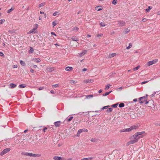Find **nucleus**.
<instances>
[{
    "mask_svg": "<svg viewBox=\"0 0 160 160\" xmlns=\"http://www.w3.org/2000/svg\"><path fill=\"white\" fill-rule=\"evenodd\" d=\"M129 139L130 140V141L127 143V145L128 146L133 144L138 141L137 138L135 136V134L130 137Z\"/></svg>",
    "mask_w": 160,
    "mask_h": 160,
    "instance_id": "f257e3e1",
    "label": "nucleus"
},
{
    "mask_svg": "<svg viewBox=\"0 0 160 160\" xmlns=\"http://www.w3.org/2000/svg\"><path fill=\"white\" fill-rule=\"evenodd\" d=\"M148 95L146 94V96L142 97L139 98V102L141 103H144L146 104L148 103V102L147 100L148 97Z\"/></svg>",
    "mask_w": 160,
    "mask_h": 160,
    "instance_id": "f03ea898",
    "label": "nucleus"
},
{
    "mask_svg": "<svg viewBox=\"0 0 160 160\" xmlns=\"http://www.w3.org/2000/svg\"><path fill=\"white\" fill-rule=\"evenodd\" d=\"M144 133V132H137L135 134V136L137 138L138 140L140 138H142L144 135L143 134Z\"/></svg>",
    "mask_w": 160,
    "mask_h": 160,
    "instance_id": "7ed1b4c3",
    "label": "nucleus"
},
{
    "mask_svg": "<svg viewBox=\"0 0 160 160\" xmlns=\"http://www.w3.org/2000/svg\"><path fill=\"white\" fill-rule=\"evenodd\" d=\"M35 27L33 29L31 30L30 31L27 32L28 34H30L31 33H36L37 32V29L38 27V25L37 24H35Z\"/></svg>",
    "mask_w": 160,
    "mask_h": 160,
    "instance_id": "20e7f679",
    "label": "nucleus"
},
{
    "mask_svg": "<svg viewBox=\"0 0 160 160\" xmlns=\"http://www.w3.org/2000/svg\"><path fill=\"white\" fill-rule=\"evenodd\" d=\"M24 155L27 156L33 157H39L41 156V155L40 154H33L30 152H26Z\"/></svg>",
    "mask_w": 160,
    "mask_h": 160,
    "instance_id": "39448f33",
    "label": "nucleus"
},
{
    "mask_svg": "<svg viewBox=\"0 0 160 160\" xmlns=\"http://www.w3.org/2000/svg\"><path fill=\"white\" fill-rule=\"evenodd\" d=\"M158 59H156L152 61H150L147 62V65L149 66L156 63L158 62Z\"/></svg>",
    "mask_w": 160,
    "mask_h": 160,
    "instance_id": "423d86ee",
    "label": "nucleus"
},
{
    "mask_svg": "<svg viewBox=\"0 0 160 160\" xmlns=\"http://www.w3.org/2000/svg\"><path fill=\"white\" fill-rule=\"evenodd\" d=\"M137 128V127L136 126H132L129 128H126L127 132H130L132 130L136 129Z\"/></svg>",
    "mask_w": 160,
    "mask_h": 160,
    "instance_id": "0eeeda50",
    "label": "nucleus"
},
{
    "mask_svg": "<svg viewBox=\"0 0 160 160\" xmlns=\"http://www.w3.org/2000/svg\"><path fill=\"white\" fill-rule=\"evenodd\" d=\"M10 150V148H7L5 149L2 151V152L0 154V155L1 156H2L7 153L8 152H9Z\"/></svg>",
    "mask_w": 160,
    "mask_h": 160,
    "instance_id": "6e6552de",
    "label": "nucleus"
},
{
    "mask_svg": "<svg viewBox=\"0 0 160 160\" xmlns=\"http://www.w3.org/2000/svg\"><path fill=\"white\" fill-rule=\"evenodd\" d=\"M53 159L55 160H64V158L61 157L54 156L53 157Z\"/></svg>",
    "mask_w": 160,
    "mask_h": 160,
    "instance_id": "1a4fd4ad",
    "label": "nucleus"
},
{
    "mask_svg": "<svg viewBox=\"0 0 160 160\" xmlns=\"http://www.w3.org/2000/svg\"><path fill=\"white\" fill-rule=\"evenodd\" d=\"M125 22L123 21H118V25L119 27L124 26L125 25Z\"/></svg>",
    "mask_w": 160,
    "mask_h": 160,
    "instance_id": "9d476101",
    "label": "nucleus"
},
{
    "mask_svg": "<svg viewBox=\"0 0 160 160\" xmlns=\"http://www.w3.org/2000/svg\"><path fill=\"white\" fill-rule=\"evenodd\" d=\"M87 52V51L86 50H84L82 51V52L79 53L78 56L80 57H81L82 56L84 55Z\"/></svg>",
    "mask_w": 160,
    "mask_h": 160,
    "instance_id": "9b49d317",
    "label": "nucleus"
},
{
    "mask_svg": "<svg viewBox=\"0 0 160 160\" xmlns=\"http://www.w3.org/2000/svg\"><path fill=\"white\" fill-rule=\"evenodd\" d=\"M93 80L92 79H86L84 80L83 81V82L85 83H88L90 82H93Z\"/></svg>",
    "mask_w": 160,
    "mask_h": 160,
    "instance_id": "f8f14e48",
    "label": "nucleus"
},
{
    "mask_svg": "<svg viewBox=\"0 0 160 160\" xmlns=\"http://www.w3.org/2000/svg\"><path fill=\"white\" fill-rule=\"evenodd\" d=\"M61 124V122L60 121L55 122L54 123V124L56 127H59Z\"/></svg>",
    "mask_w": 160,
    "mask_h": 160,
    "instance_id": "ddd939ff",
    "label": "nucleus"
},
{
    "mask_svg": "<svg viewBox=\"0 0 160 160\" xmlns=\"http://www.w3.org/2000/svg\"><path fill=\"white\" fill-rule=\"evenodd\" d=\"M46 70L48 72H51L54 71V68L49 67L47 68L46 69Z\"/></svg>",
    "mask_w": 160,
    "mask_h": 160,
    "instance_id": "4468645a",
    "label": "nucleus"
},
{
    "mask_svg": "<svg viewBox=\"0 0 160 160\" xmlns=\"http://www.w3.org/2000/svg\"><path fill=\"white\" fill-rule=\"evenodd\" d=\"M16 87V85L15 84L13 83H10L9 85V88H15Z\"/></svg>",
    "mask_w": 160,
    "mask_h": 160,
    "instance_id": "2eb2a0df",
    "label": "nucleus"
},
{
    "mask_svg": "<svg viewBox=\"0 0 160 160\" xmlns=\"http://www.w3.org/2000/svg\"><path fill=\"white\" fill-rule=\"evenodd\" d=\"M32 60L36 62H40L41 60L39 58H33Z\"/></svg>",
    "mask_w": 160,
    "mask_h": 160,
    "instance_id": "dca6fc26",
    "label": "nucleus"
},
{
    "mask_svg": "<svg viewBox=\"0 0 160 160\" xmlns=\"http://www.w3.org/2000/svg\"><path fill=\"white\" fill-rule=\"evenodd\" d=\"M102 9V8L101 6H98L95 7V9L98 11H100Z\"/></svg>",
    "mask_w": 160,
    "mask_h": 160,
    "instance_id": "f3484780",
    "label": "nucleus"
},
{
    "mask_svg": "<svg viewBox=\"0 0 160 160\" xmlns=\"http://www.w3.org/2000/svg\"><path fill=\"white\" fill-rule=\"evenodd\" d=\"M72 67H66L65 70L67 71H70L72 69Z\"/></svg>",
    "mask_w": 160,
    "mask_h": 160,
    "instance_id": "a211bd4d",
    "label": "nucleus"
},
{
    "mask_svg": "<svg viewBox=\"0 0 160 160\" xmlns=\"http://www.w3.org/2000/svg\"><path fill=\"white\" fill-rule=\"evenodd\" d=\"M152 8V7L151 6H148V7L147 8H146L145 9V11L146 12H149L151 10V9Z\"/></svg>",
    "mask_w": 160,
    "mask_h": 160,
    "instance_id": "6ab92c4d",
    "label": "nucleus"
},
{
    "mask_svg": "<svg viewBox=\"0 0 160 160\" xmlns=\"http://www.w3.org/2000/svg\"><path fill=\"white\" fill-rule=\"evenodd\" d=\"M116 55V54L115 53L110 54L109 55V58H112L115 56Z\"/></svg>",
    "mask_w": 160,
    "mask_h": 160,
    "instance_id": "aec40b11",
    "label": "nucleus"
},
{
    "mask_svg": "<svg viewBox=\"0 0 160 160\" xmlns=\"http://www.w3.org/2000/svg\"><path fill=\"white\" fill-rule=\"evenodd\" d=\"M93 159V158L92 157H89L88 158H82L81 160H92Z\"/></svg>",
    "mask_w": 160,
    "mask_h": 160,
    "instance_id": "412c9836",
    "label": "nucleus"
},
{
    "mask_svg": "<svg viewBox=\"0 0 160 160\" xmlns=\"http://www.w3.org/2000/svg\"><path fill=\"white\" fill-rule=\"evenodd\" d=\"M72 39L73 41H78V39L76 37H73L72 38Z\"/></svg>",
    "mask_w": 160,
    "mask_h": 160,
    "instance_id": "4be33fe9",
    "label": "nucleus"
},
{
    "mask_svg": "<svg viewBox=\"0 0 160 160\" xmlns=\"http://www.w3.org/2000/svg\"><path fill=\"white\" fill-rule=\"evenodd\" d=\"M20 64L23 66H24L26 65L24 62L22 60L20 61Z\"/></svg>",
    "mask_w": 160,
    "mask_h": 160,
    "instance_id": "5701e85b",
    "label": "nucleus"
},
{
    "mask_svg": "<svg viewBox=\"0 0 160 160\" xmlns=\"http://www.w3.org/2000/svg\"><path fill=\"white\" fill-rule=\"evenodd\" d=\"M140 66L138 65V66L136 67L133 68V70L134 71H136L138 70L139 68H140Z\"/></svg>",
    "mask_w": 160,
    "mask_h": 160,
    "instance_id": "b1692460",
    "label": "nucleus"
},
{
    "mask_svg": "<svg viewBox=\"0 0 160 160\" xmlns=\"http://www.w3.org/2000/svg\"><path fill=\"white\" fill-rule=\"evenodd\" d=\"M34 51L33 49L31 47H30V50L29 51V53H32Z\"/></svg>",
    "mask_w": 160,
    "mask_h": 160,
    "instance_id": "393cba45",
    "label": "nucleus"
},
{
    "mask_svg": "<svg viewBox=\"0 0 160 160\" xmlns=\"http://www.w3.org/2000/svg\"><path fill=\"white\" fill-rule=\"evenodd\" d=\"M59 86V84H57L52 85V87L53 88H55L57 87H58Z\"/></svg>",
    "mask_w": 160,
    "mask_h": 160,
    "instance_id": "a878e982",
    "label": "nucleus"
},
{
    "mask_svg": "<svg viewBox=\"0 0 160 160\" xmlns=\"http://www.w3.org/2000/svg\"><path fill=\"white\" fill-rule=\"evenodd\" d=\"M112 92V91H111L109 92H105L104 94L103 95V96H105L108 95L109 93H110Z\"/></svg>",
    "mask_w": 160,
    "mask_h": 160,
    "instance_id": "bb28decb",
    "label": "nucleus"
},
{
    "mask_svg": "<svg viewBox=\"0 0 160 160\" xmlns=\"http://www.w3.org/2000/svg\"><path fill=\"white\" fill-rule=\"evenodd\" d=\"M14 9V8H12L9 9L7 12V13H10L12 10H13Z\"/></svg>",
    "mask_w": 160,
    "mask_h": 160,
    "instance_id": "cd10ccee",
    "label": "nucleus"
},
{
    "mask_svg": "<svg viewBox=\"0 0 160 160\" xmlns=\"http://www.w3.org/2000/svg\"><path fill=\"white\" fill-rule=\"evenodd\" d=\"M112 108H109L107 110V112H111L112 111Z\"/></svg>",
    "mask_w": 160,
    "mask_h": 160,
    "instance_id": "c85d7f7f",
    "label": "nucleus"
},
{
    "mask_svg": "<svg viewBox=\"0 0 160 160\" xmlns=\"http://www.w3.org/2000/svg\"><path fill=\"white\" fill-rule=\"evenodd\" d=\"M45 5V3L43 2V3H41L38 5V8H40L42 7L43 6H44Z\"/></svg>",
    "mask_w": 160,
    "mask_h": 160,
    "instance_id": "c756f323",
    "label": "nucleus"
},
{
    "mask_svg": "<svg viewBox=\"0 0 160 160\" xmlns=\"http://www.w3.org/2000/svg\"><path fill=\"white\" fill-rule=\"evenodd\" d=\"M124 106V104L123 103L120 104L119 105V107L120 108H122V107H123Z\"/></svg>",
    "mask_w": 160,
    "mask_h": 160,
    "instance_id": "7c9ffc66",
    "label": "nucleus"
},
{
    "mask_svg": "<svg viewBox=\"0 0 160 160\" xmlns=\"http://www.w3.org/2000/svg\"><path fill=\"white\" fill-rule=\"evenodd\" d=\"M26 87V86L24 84H21L19 85V87L20 88H25Z\"/></svg>",
    "mask_w": 160,
    "mask_h": 160,
    "instance_id": "2f4dec72",
    "label": "nucleus"
},
{
    "mask_svg": "<svg viewBox=\"0 0 160 160\" xmlns=\"http://www.w3.org/2000/svg\"><path fill=\"white\" fill-rule=\"evenodd\" d=\"M5 20L4 19H2L0 20V24H2L5 22Z\"/></svg>",
    "mask_w": 160,
    "mask_h": 160,
    "instance_id": "473e14b6",
    "label": "nucleus"
},
{
    "mask_svg": "<svg viewBox=\"0 0 160 160\" xmlns=\"http://www.w3.org/2000/svg\"><path fill=\"white\" fill-rule=\"evenodd\" d=\"M111 86V85H110V84H108L106 86V88H105V90L108 89L110 88V87Z\"/></svg>",
    "mask_w": 160,
    "mask_h": 160,
    "instance_id": "72a5a7b5",
    "label": "nucleus"
},
{
    "mask_svg": "<svg viewBox=\"0 0 160 160\" xmlns=\"http://www.w3.org/2000/svg\"><path fill=\"white\" fill-rule=\"evenodd\" d=\"M93 97V95H88L86 96V98H92Z\"/></svg>",
    "mask_w": 160,
    "mask_h": 160,
    "instance_id": "f704fd0d",
    "label": "nucleus"
},
{
    "mask_svg": "<svg viewBox=\"0 0 160 160\" xmlns=\"http://www.w3.org/2000/svg\"><path fill=\"white\" fill-rule=\"evenodd\" d=\"M90 141L92 142H96L97 141V140L95 138H92L91 139Z\"/></svg>",
    "mask_w": 160,
    "mask_h": 160,
    "instance_id": "c9c22d12",
    "label": "nucleus"
},
{
    "mask_svg": "<svg viewBox=\"0 0 160 160\" xmlns=\"http://www.w3.org/2000/svg\"><path fill=\"white\" fill-rule=\"evenodd\" d=\"M79 28L77 27H75L73 28L72 30L74 31L75 32H77L78 31Z\"/></svg>",
    "mask_w": 160,
    "mask_h": 160,
    "instance_id": "e433bc0d",
    "label": "nucleus"
},
{
    "mask_svg": "<svg viewBox=\"0 0 160 160\" xmlns=\"http://www.w3.org/2000/svg\"><path fill=\"white\" fill-rule=\"evenodd\" d=\"M77 81H74V80H71L70 81V83H77Z\"/></svg>",
    "mask_w": 160,
    "mask_h": 160,
    "instance_id": "4c0bfd02",
    "label": "nucleus"
},
{
    "mask_svg": "<svg viewBox=\"0 0 160 160\" xmlns=\"http://www.w3.org/2000/svg\"><path fill=\"white\" fill-rule=\"evenodd\" d=\"M117 0H113L112 1V4L114 5H116L117 3Z\"/></svg>",
    "mask_w": 160,
    "mask_h": 160,
    "instance_id": "58836bf2",
    "label": "nucleus"
},
{
    "mask_svg": "<svg viewBox=\"0 0 160 160\" xmlns=\"http://www.w3.org/2000/svg\"><path fill=\"white\" fill-rule=\"evenodd\" d=\"M127 132L126 128H125L121 130L120 131V132Z\"/></svg>",
    "mask_w": 160,
    "mask_h": 160,
    "instance_id": "ea45409f",
    "label": "nucleus"
},
{
    "mask_svg": "<svg viewBox=\"0 0 160 160\" xmlns=\"http://www.w3.org/2000/svg\"><path fill=\"white\" fill-rule=\"evenodd\" d=\"M132 46V44L131 43H129V46L126 47V49H129L130 48H131V47Z\"/></svg>",
    "mask_w": 160,
    "mask_h": 160,
    "instance_id": "a19ab883",
    "label": "nucleus"
},
{
    "mask_svg": "<svg viewBox=\"0 0 160 160\" xmlns=\"http://www.w3.org/2000/svg\"><path fill=\"white\" fill-rule=\"evenodd\" d=\"M118 105V103H116V104H113L111 106L113 108H117V106Z\"/></svg>",
    "mask_w": 160,
    "mask_h": 160,
    "instance_id": "79ce46f5",
    "label": "nucleus"
},
{
    "mask_svg": "<svg viewBox=\"0 0 160 160\" xmlns=\"http://www.w3.org/2000/svg\"><path fill=\"white\" fill-rule=\"evenodd\" d=\"M100 25L102 27H105L106 25V24L104 23L103 22H101L100 23Z\"/></svg>",
    "mask_w": 160,
    "mask_h": 160,
    "instance_id": "37998d69",
    "label": "nucleus"
},
{
    "mask_svg": "<svg viewBox=\"0 0 160 160\" xmlns=\"http://www.w3.org/2000/svg\"><path fill=\"white\" fill-rule=\"evenodd\" d=\"M82 129H79L77 132V135H79L80 134V133L82 132Z\"/></svg>",
    "mask_w": 160,
    "mask_h": 160,
    "instance_id": "c03bdc74",
    "label": "nucleus"
},
{
    "mask_svg": "<svg viewBox=\"0 0 160 160\" xmlns=\"http://www.w3.org/2000/svg\"><path fill=\"white\" fill-rule=\"evenodd\" d=\"M58 15H59V13L58 12H55L53 14V15L54 16H56Z\"/></svg>",
    "mask_w": 160,
    "mask_h": 160,
    "instance_id": "a18cd8bd",
    "label": "nucleus"
},
{
    "mask_svg": "<svg viewBox=\"0 0 160 160\" xmlns=\"http://www.w3.org/2000/svg\"><path fill=\"white\" fill-rule=\"evenodd\" d=\"M109 107V106H104L103 108H102V110H103L104 109H107Z\"/></svg>",
    "mask_w": 160,
    "mask_h": 160,
    "instance_id": "49530a36",
    "label": "nucleus"
},
{
    "mask_svg": "<svg viewBox=\"0 0 160 160\" xmlns=\"http://www.w3.org/2000/svg\"><path fill=\"white\" fill-rule=\"evenodd\" d=\"M103 36V34L102 33H100L99 34H98L97 35V37H102Z\"/></svg>",
    "mask_w": 160,
    "mask_h": 160,
    "instance_id": "de8ad7c7",
    "label": "nucleus"
},
{
    "mask_svg": "<svg viewBox=\"0 0 160 160\" xmlns=\"http://www.w3.org/2000/svg\"><path fill=\"white\" fill-rule=\"evenodd\" d=\"M158 92L157 91L156 92H154L151 95V96L152 97H154L155 95V94H156V92Z\"/></svg>",
    "mask_w": 160,
    "mask_h": 160,
    "instance_id": "09e8293b",
    "label": "nucleus"
},
{
    "mask_svg": "<svg viewBox=\"0 0 160 160\" xmlns=\"http://www.w3.org/2000/svg\"><path fill=\"white\" fill-rule=\"evenodd\" d=\"M52 24L53 26V27H54L56 25L57 23H56L55 21H53L52 22Z\"/></svg>",
    "mask_w": 160,
    "mask_h": 160,
    "instance_id": "8fccbe9b",
    "label": "nucleus"
},
{
    "mask_svg": "<svg viewBox=\"0 0 160 160\" xmlns=\"http://www.w3.org/2000/svg\"><path fill=\"white\" fill-rule=\"evenodd\" d=\"M9 33L10 34H13L14 33V31L13 30H9Z\"/></svg>",
    "mask_w": 160,
    "mask_h": 160,
    "instance_id": "3c124183",
    "label": "nucleus"
},
{
    "mask_svg": "<svg viewBox=\"0 0 160 160\" xmlns=\"http://www.w3.org/2000/svg\"><path fill=\"white\" fill-rule=\"evenodd\" d=\"M73 118V117H70V118H69L68 119V121H71Z\"/></svg>",
    "mask_w": 160,
    "mask_h": 160,
    "instance_id": "603ef678",
    "label": "nucleus"
},
{
    "mask_svg": "<svg viewBox=\"0 0 160 160\" xmlns=\"http://www.w3.org/2000/svg\"><path fill=\"white\" fill-rule=\"evenodd\" d=\"M148 82V81H144V82H142V83H141V84H145Z\"/></svg>",
    "mask_w": 160,
    "mask_h": 160,
    "instance_id": "864d4df0",
    "label": "nucleus"
},
{
    "mask_svg": "<svg viewBox=\"0 0 160 160\" xmlns=\"http://www.w3.org/2000/svg\"><path fill=\"white\" fill-rule=\"evenodd\" d=\"M130 31V30H128V29H127V30L125 31V33L126 34L128 33Z\"/></svg>",
    "mask_w": 160,
    "mask_h": 160,
    "instance_id": "5fc2aeb1",
    "label": "nucleus"
},
{
    "mask_svg": "<svg viewBox=\"0 0 160 160\" xmlns=\"http://www.w3.org/2000/svg\"><path fill=\"white\" fill-rule=\"evenodd\" d=\"M18 67V66L17 65H14L13 66V68H16Z\"/></svg>",
    "mask_w": 160,
    "mask_h": 160,
    "instance_id": "6e6d98bb",
    "label": "nucleus"
},
{
    "mask_svg": "<svg viewBox=\"0 0 160 160\" xmlns=\"http://www.w3.org/2000/svg\"><path fill=\"white\" fill-rule=\"evenodd\" d=\"M0 56H4V54L2 52H0Z\"/></svg>",
    "mask_w": 160,
    "mask_h": 160,
    "instance_id": "4d7b16f0",
    "label": "nucleus"
},
{
    "mask_svg": "<svg viewBox=\"0 0 160 160\" xmlns=\"http://www.w3.org/2000/svg\"><path fill=\"white\" fill-rule=\"evenodd\" d=\"M147 21V19L146 18H144L142 19V21L143 22H145Z\"/></svg>",
    "mask_w": 160,
    "mask_h": 160,
    "instance_id": "13d9d810",
    "label": "nucleus"
},
{
    "mask_svg": "<svg viewBox=\"0 0 160 160\" xmlns=\"http://www.w3.org/2000/svg\"><path fill=\"white\" fill-rule=\"evenodd\" d=\"M87 70V68H83L82 69V71L83 72H85V71H86Z\"/></svg>",
    "mask_w": 160,
    "mask_h": 160,
    "instance_id": "bf43d9fd",
    "label": "nucleus"
},
{
    "mask_svg": "<svg viewBox=\"0 0 160 160\" xmlns=\"http://www.w3.org/2000/svg\"><path fill=\"white\" fill-rule=\"evenodd\" d=\"M47 130V128H44V129H43V131L44 132H45L46 131V130Z\"/></svg>",
    "mask_w": 160,
    "mask_h": 160,
    "instance_id": "052dcab7",
    "label": "nucleus"
},
{
    "mask_svg": "<svg viewBox=\"0 0 160 160\" xmlns=\"http://www.w3.org/2000/svg\"><path fill=\"white\" fill-rule=\"evenodd\" d=\"M30 72L32 73H33L34 72V70L32 69H30Z\"/></svg>",
    "mask_w": 160,
    "mask_h": 160,
    "instance_id": "680f3d73",
    "label": "nucleus"
},
{
    "mask_svg": "<svg viewBox=\"0 0 160 160\" xmlns=\"http://www.w3.org/2000/svg\"><path fill=\"white\" fill-rule=\"evenodd\" d=\"M43 89V87H40L38 88V90H42Z\"/></svg>",
    "mask_w": 160,
    "mask_h": 160,
    "instance_id": "e2e57ef3",
    "label": "nucleus"
},
{
    "mask_svg": "<svg viewBox=\"0 0 160 160\" xmlns=\"http://www.w3.org/2000/svg\"><path fill=\"white\" fill-rule=\"evenodd\" d=\"M51 34L52 35H54L55 36H56V34L53 32H51Z\"/></svg>",
    "mask_w": 160,
    "mask_h": 160,
    "instance_id": "0e129e2a",
    "label": "nucleus"
},
{
    "mask_svg": "<svg viewBox=\"0 0 160 160\" xmlns=\"http://www.w3.org/2000/svg\"><path fill=\"white\" fill-rule=\"evenodd\" d=\"M50 92L52 93L53 94L54 93V92L53 90H51L50 91Z\"/></svg>",
    "mask_w": 160,
    "mask_h": 160,
    "instance_id": "69168bd1",
    "label": "nucleus"
},
{
    "mask_svg": "<svg viewBox=\"0 0 160 160\" xmlns=\"http://www.w3.org/2000/svg\"><path fill=\"white\" fill-rule=\"evenodd\" d=\"M133 101L134 102H135L137 101V99L136 98H135L133 100Z\"/></svg>",
    "mask_w": 160,
    "mask_h": 160,
    "instance_id": "338daca9",
    "label": "nucleus"
},
{
    "mask_svg": "<svg viewBox=\"0 0 160 160\" xmlns=\"http://www.w3.org/2000/svg\"><path fill=\"white\" fill-rule=\"evenodd\" d=\"M157 14L158 15H160V11L157 12Z\"/></svg>",
    "mask_w": 160,
    "mask_h": 160,
    "instance_id": "774afa93",
    "label": "nucleus"
}]
</instances>
